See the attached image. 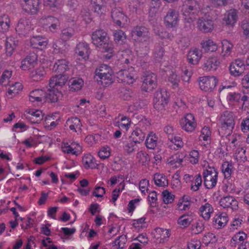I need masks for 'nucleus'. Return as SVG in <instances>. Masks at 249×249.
I'll return each mask as SVG.
<instances>
[{
	"label": "nucleus",
	"instance_id": "0eeeda50",
	"mask_svg": "<svg viewBox=\"0 0 249 249\" xmlns=\"http://www.w3.org/2000/svg\"><path fill=\"white\" fill-rule=\"evenodd\" d=\"M157 85V76L154 73L147 72L143 76V81L141 89L145 92L153 90Z\"/></svg>",
	"mask_w": 249,
	"mask_h": 249
},
{
	"label": "nucleus",
	"instance_id": "f704fd0d",
	"mask_svg": "<svg viewBox=\"0 0 249 249\" xmlns=\"http://www.w3.org/2000/svg\"><path fill=\"white\" fill-rule=\"evenodd\" d=\"M45 73L44 68L39 66L30 72V76L33 81H38L43 79Z\"/></svg>",
	"mask_w": 249,
	"mask_h": 249
},
{
	"label": "nucleus",
	"instance_id": "79ce46f5",
	"mask_svg": "<svg viewBox=\"0 0 249 249\" xmlns=\"http://www.w3.org/2000/svg\"><path fill=\"white\" fill-rule=\"evenodd\" d=\"M22 89V84L19 82H16L10 86L7 91V96L9 98H12L18 94Z\"/></svg>",
	"mask_w": 249,
	"mask_h": 249
},
{
	"label": "nucleus",
	"instance_id": "69168bd1",
	"mask_svg": "<svg viewBox=\"0 0 249 249\" xmlns=\"http://www.w3.org/2000/svg\"><path fill=\"white\" fill-rule=\"evenodd\" d=\"M204 229V224L202 221L196 222L192 225V230L195 234H198L201 232Z\"/></svg>",
	"mask_w": 249,
	"mask_h": 249
},
{
	"label": "nucleus",
	"instance_id": "9d476101",
	"mask_svg": "<svg viewBox=\"0 0 249 249\" xmlns=\"http://www.w3.org/2000/svg\"><path fill=\"white\" fill-rule=\"evenodd\" d=\"M61 149L65 153L75 156L80 155L82 152L81 146L76 142H72L70 144L64 142L61 145Z\"/></svg>",
	"mask_w": 249,
	"mask_h": 249
},
{
	"label": "nucleus",
	"instance_id": "9b49d317",
	"mask_svg": "<svg viewBox=\"0 0 249 249\" xmlns=\"http://www.w3.org/2000/svg\"><path fill=\"white\" fill-rule=\"evenodd\" d=\"M179 20L178 12L173 9H169L164 17V21L168 27H175Z\"/></svg>",
	"mask_w": 249,
	"mask_h": 249
},
{
	"label": "nucleus",
	"instance_id": "393cba45",
	"mask_svg": "<svg viewBox=\"0 0 249 249\" xmlns=\"http://www.w3.org/2000/svg\"><path fill=\"white\" fill-rule=\"evenodd\" d=\"M69 45L61 39L54 40L53 44V52L57 54H64L68 50Z\"/></svg>",
	"mask_w": 249,
	"mask_h": 249
},
{
	"label": "nucleus",
	"instance_id": "0e129e2a",
	"mask_svg": "<svg viewBox=\"0 0 249 249\" xmlns=\"http://www.w3.org/2000/svg\"><path fill=\"white\" fill-rule=\"evenodd\" d=\"M75 34V31L72 28L64 29L61 32V36L65 40H68Z\"/></svg>",
	"mask_w": 249,
	"mask_h": 249
},
{
	"label": "nucleus",
	"instance_id": "423d86ee",
	"mask_svg": "<svg viewBox=\"0 0 249 249\" xmlns=\"http://www.w3.org/2000/svg\"><path fill=\"white\" fill-rule=\"evenodd\" d=\"M168 95L166 90H160L157 91L153 98L154 108L157 110H162L167 105Z\"/></svg>",
	"mask_w": 249,
	"mask_h": 249
},
{
	"label": "nucleus",
	"instance_id": "ea45409f",
	"mask_svg": "<svg viewBox=\"0 0 249 249\" xmlns=\"http://www.w3.org/2000/svg\"><path fill=\"white\" fill-rule=\"evenodd\" d=\"M236 11L234 9H231L225 14L223 20L227 24L233 25L236 22Z\"/></svg>",
	"mask_w": 249,
	"mask_h": 249
},
{
	"label": "nucleus",
	"instance_id": "bf43d9fd",
	"mask_svg": "<svg viewBox=\"0 0 249 249\" xmlns=\"http://www.w3.org/2000/svg\"><path fill=\"white\" fill-rule=\"evenodd\" d=\"M182 80L183 82H188L192 74V71L190 67H184L182 69Z\"/></svg>",
	"mask_w": 249,
	"mask_h": 249
},
{
	"label": "nucleus",
	"instance_id": "c03bdc74",
	"mask_svg": "<svg viewBox=\"0 0 249 249\" xmlns=\"http://www.w3.org/2000/svg\"><path fill=\"white\" fill-rule=\"evenodd\" d=\"M200 211L201 216L205 220H208L210 218L211 214L213 212V209L210 204L206 203L204 205L201 206Z\"/></svg>",
	"mask_w": 249,
	"mask_h": 249
},
{
	"label": "nucleus",
	"instance_id": "20e7f679",
	"mask_svg": "<svg viewBox=\"0 0 249 249\" xmlns=\"http://www.w3.org/2000/svg\"><path fill=\"white\" fill-rule=\"evenodd\" d=\"M220 127L218 132L221 137L229 136L232 131L235 123L232 114L229 111H225L221 114L220 118Z\"/></svg>",
	"mask_w": 249,
	"mask_h": 249
},
{
	"label": "nucleus",
	"instance_id": "680f3d73",
	"mask_svg": "<svg viewBox=\"0 0 249 249\" xmlns=\"http://www.w3.org/2000/svg\"><path fill=\"white\" fill-rule=\"evenodd\" d=\"M163 201L165 204L171 203L175 198V196L167 190H164L162 193Z\"/></svg>",
	"mask_w": 249,
	"mask_h": 249
},
{
	"label": "nucleus",
	"instance_id": "c9c22d12",
	"mask_svg": "<svg viewBox=\"0 0 249 249\" xmlns=\"http://www.w3.org/2000/svg\"><path fill=\"white\" fill-rule=\"evenodd\" d=\"M18 43V41L15 40L13 37L10 36L7 38L5 43V50L7 55L11 56L12 55Z\"/></svg>",
	"mask_w": 249,
	"mask_h": 249
},
{
	"label": "nucleus",
	"instance_id": "c85d7f7f",
	"mask_svg": "<svg viewBox=\"0 0 249 249\" xmlns=\"http://www.w3.org/2000/svg\"><path fill=\"white\" fill-rule=\"evenodd\" d=\"M159 142L157 135L153 132H150L146 137L145 145L147 148L154 149Z\"/></svg>",
	"mask_w": 249,
	"mask_h": 249
},
{
	"label": "nucleus",
	"instance_id": "473e14b6",
	"mask_svg": "<svg viewBox=\"0 0 249 249\" xmlns=\"http://www.w3.org/2000/svg\"><path fill=\"white\" fill-rule=\"evenodd\" d=\"M84 85V81L82 78L73 77L69 81V89L71 91H76L81 89Z\"/></svg>",
	"mask_w": 249,
	"mask_h": 249
},
{
	"label": "nucleus",
	"instance_id": "3c124183",
	"mask_svg": "<svg viewBox=\"0 0 249 249\" xmlns=\"http://www.w3.org/2000/svg\"><path fill=\"white\" fill-rule=\"evenodd\" d=\"M45 2L53 11L61 8L63 5L62 0H46Z\"/></svg>",
	"mask_w": 249,
	"mask_h": 249
},
{
	"label": "nucleus",
	"instance_id": "7c9ffc66",
	"mask_svg": "<svg viewBox=\"0 0 249 249\" xmlns=\"http://www.w3.org/2000/svg\"><path fill=\"white\" fill-rule=\"evenodd\" d=\"M118 76L120 79L128 84H133L135 81L133 73L129 72L127 70H122L118 72Z\"/></svg>",
	"mask_w": 249,
	"mask_h": 249
},
{
	"label": "nucleus",
	"instance_id": "a878e982",
	"mask_svg": "<svg viewBox=\"0 0 249 249\" xmlns=\"http://www.w3.org/2000/svg\"><path fill=\"white\" fill-rule=\"evenodd\" d=\"M82 125L80 120L77 117H72L67 120L65 126L75 132H80Z\"/></svg>",
	"mask_w": 249,
	"mask_h": 249
},
{
	"label": "nucleus",
	"instance_id": "a18cd8bd",
	"mask_svg": "<svg viewBox=\"0 0 249 249\" xmlns=\"http://www.w3.org/2000/svg\"><path fill=\"white\" fill-rule=\"evenodd\" d=\"M168 140L172 143L169 145L171 149L178 150L183 145L182 139L179 136L175 135L172 139H169Z\"/></svg>",
	"mask_w": 249,
	"mask_h": 249
},
{
	"label": "nucleus",
	"instance_id": "412c9836",
	"mask_svg": "<svg viewBox=\"0 0 249 249\" xmlns=\"http://www.w3.org/2000/svg\"><path fill=\"white\" fill-rule=\"evenodd\" d=\"M90 53L89 45L86 42H79L76 46L75 53L85 60L89 58Z\"/></svg>",
	"mask_w": 249,
	"mask_h": 249
},
{
	"label": "nucleus",
	"instance_id": "2f4dec72",
	"mask_svg": "<svg viewBox=\"0 0 249 249\" xmlns=\"http://www.w3.org/2000/svg\"><path fill=\"white\" fill-rule=\"evenodd\" d=\"M220 64L219 59L216 57L208 58L204 64V68L206 71H215Z\"/></svg>",
	"mask_w": 249,
	"mask_h": 249
},
{
	"label": "nucleus",
	"instance_id": "58836bf2",
	"mask_svg": "<svg viewBox=\"0 0 249 249\" xmlns=\"http://www.w3.org/2000/svg\"><path fill=\"white\" fill-rule=\"evenodd\" d=\"M133 141L136 143H140L143 141L145 137V133L142 128H136L131 134Z\"/></svg>",
	"mask_w": 249,
	"mask_h": 249
},
{
	"label": "nucleus",
	"instance_id": "ddd939ff",
	"mask_svg": "<svg viewBox=\"0 0 249 249\" xmlns=\"http://www.w3.org/2000/svg\"><path fill=\"white\" fill-rule=\"evenodd\" d=\"M67 5L70 8L69 15L71 16L73 13L74 15L71 17L67 16L66 19L68 22L74 21L79 14V6L78 1L77 0H67Z\"/></svg>",
	"mask_w": 249,
	"mask_h": 249
},
{
	"label": "nucleus",
	"instance_id": "052dcab7",
	"mask_svg": "<svg viewBox=\"0 0 249 249\" xmlns=\"http://www.w3.org/2000/svg\"><path fill=\"white\" fill-rule=\"evenodd\" d=\"M114 38L116 43H122L125 40L126 36L123 31L117 30L114 33Z\"/></svg>",
	"mask_w": 249,
	"mask_h": 249
},
{
	"label": "nucleus",
	"instance_id": "f03ea898",
	"mask_svg": "<svg viewBox=\"0 0 249 249\" xmlns=\"http://www.w3.org/2000/svg\"><path fill=\"white\" fill-rule=\"evenodd\" d=\"M67 80L65 75H56L50 80L49 88L46 92V101L54 103L62 97L59 91L60 88L65 85Z\"/></svg>",
	"mask_w": 249,
	"mask_h": 249
},
{
	"label": "nucleus",
	"instance_id": "4be33fe9",
	"mask_svg": "<svg viewBox=\"0 0 249 249\" xmlns=\"http://www.w3.org/2000/svg\"><path fill=\"white\" fill-rule=\"evenodd\" d=\"M133 36H137L138 38H142L145 41V44H149V33L147 28L143 26H137L132 31Z\"/></svg>",
	"mask_w": 249,
	"mask_h": 249
},
{
	"label": "nucleus",
	"instance_id": "37998d69",
	"mask_svg": "<svg viewBox=\"0 0 249 249\" xmlns=\"http://www.w3.org/2000/svg\"><path fill=\"white\" fill-rule=\"evenodd\" d=\"M10 20L7 15L0 16V31L5 32L8 31L10 27Z\"/></svg>",
	"mask_w": 249,
	"mask_h": 249
},
{
	"label": "nucleus",
	"instance_id": "e2e57ef3",
	"mask_svg": "<svg viewBox=\"0 0 249 249\" xmlns=\"http://www.w3.org/2000/svg\"><path fill=\"white\" fill-rule=\"evenodd\" d=\"M136 143L133 140L126 142L123 147L124 150L128 154L132 153L136 148Z\"/></svg>",
	"mask_w": 249,
	"mask_h": 249
},
{
	"label": "nucleus",
	"instance_id": "49530a36",
	"mask_svg": "<svg viewBox=\"0 0 249 249\" xmlns=\"http://www.w3.org/2000/svg\"><path fill=\"white\" fill-rule=\"evenodd\" d=\"M233 166L229 162H224L221 166V170L225 178H229L233 172Z\"/></svg>",
	"mask_w": 249,
	"mask_h": 249
},
{
	"label": "nucleus",
	"instance_id": "de8ad7c7",
	"mask_svg": "<svg viewBox=\"0 0 249 249\" xmlns=\"http://www.w3.org/2000/svg\"><path fill=\"white\" fill-rule=\"evenodd\" d=\"M202 48L206 51L215 52L218 48L217 44L212 40L209 39L201 42Z\"/></svg>",
	"mask_w": 249,
	"mask_h": 249
},
{
	"label": "nucleus",
	"instance_id": "13d9d810",
	"mask_svg": "<svg viewBox=\"0 0 249 249\" xmlns=\"http://www.w3.org/2000/svg\"><path fill=\"white\" fill-rule=\"evenodd\" d=\"M12 72V71L5 70L2 73L0 82L3 86H6L10 82V79L11 77Z\"/></svg>",
	"mask_w": 249,
	"mask_h": 249
},
{
	"label": "nucleus",
	"instance_id": "a19ab883",
	"mask_svg": "<svg viewBox=\"0 0 249 249\" xmlns=\"http://www.w3.org/2000/svg\"><path fill=\"white\" fill-rule=\"evenodd\" d=\"M247 237V234L244 232H238L232 237L231 244L232 246H236V245L242 243Z\"/></svg>",
	"mask_w": 249,
	"mask_h": 249
},
{
	"label": "nucleus",
	"instance_id": "338daca9",
	"mask_svg": "<svg viewBox=\"0 0 249 249\" xmlns=\"http://www.w3.org/2000/svg\"><path fill=\"white\" fill-rule=\"evenodd\" d=\"M101 79V84L105 86L110 85L113 83V76L112 72L105 74L103 76L99 77Z\"/></svg>",
	"mask_w": 249,
	"mask_h": 249
},
{
	"label": "nucleus",
	"instance_id": "aec40b11",
	"mask_svg": "<svg viewBox=\"0 0 249 249\" xmlns=\"http://www.w3.org/2000/svg\"><path fill=\"white\" fill-rule=\"evenodd\" d=\"M33 25L31 23L30 20L24 18L19 19L16 30L19 34H22L33 29Z\"/></svg>",
	"mask_w": 249,
	"mask_h": 249
},
{
	"label": "nucleus",
	"instance_id": "dca6fc26",
	"mask_svg": "<svg viewBox=\"0 0 249 249\" xmlns=\"http://www.w3.org/2000/svg\"><path fill=\"white\" fill-rule=\"evenodd\" d=\"M220 205L225 209L236 210L238 209V202L232 196H228L222 197L219 200Z\"/></svg>",
	"mask_w": 249,
	"mask_h": 249
},
{
	"label": "nucleus",
	"instance_id": "6e6d98bb",
	"mask_svg": "<svg viewBox=\"0 0 249 249\" xmlns=\"http://www.w3.org/2000/svg\"><path fill=\"white\" fill-rule=\"evenodd\" d=\"M193 220L191 216L183 215L179 217L178 220V223L183 227H188Z\"/></svg>",
	"mask_w": 249,
	"mask_h": 249
},
{
	"label": "nucleus",
	"instance_id": "a211bd4d",
	"mask_svg": "<svg viewBox=\"0 0 249 249\" xmlns=\"http://www.w3.org/2000/svg\"><path fill=\"white\" fill-rule=\"evenodd\" d=\"M38 0H22L23 9L28 14H36L38 10Z\"/></svg>",
	"mask_w": 249,
	"mask_h": 249
},
{
	"label": "nucleus",
	"instance_id": "7ed1b4c3",
	"mask_svg": "<svg viewBox=\"0 0 249 249\" xmlns=\"http://www.w3.org/2000/svg\"><path fill=\"white\" fill-rule=\"evenodd\" d=\"M182 10L185 22L192 23L199 16L201 6L199 2L196 0H185Z\"/></svg>",
	"mask_w": 249,
	"mask_h": 249
},
{
	"label": "nucleus",
	"instance_id": "72a5a7b5",
	"mask_svg": "<svg viewBox=\"0 0 249 249\" xmlns=\"http://www.w3.org/2000/svg\"><path fill=\"white\" fill-rule=\"evenodd\" d=\"M169 231L167 229L157 228L155 229L154 237L157 240H159L160 243L166 241L170 236Z\"/></svg>",
	"mask_w": 249,
	"mask_h": 249
},
{
	"label": "nucleus",
	"instance_id": "5fc2aeb1",
	"mask_svg": "<svg viewBox=\"0 0 249 249\" xmlns=\"http://www.w3.org/2000/svg\"><path fill=\"white\" fill-rule=\"evenodd\" d=\"M55 20L58 19L52 16L43 17L40 18L39 22L43 26H46L49 27V25L55 23Z\"/></svg>",
	"mask_w": 249,
	"mask_h": 249
},
{
	"label": "nucleus",
	"instance_id": "4d7b16f0",
	"mask_svg": "<svg viewBox=\"0 0 249 249\" xmlns=\"http://www.w3.org/2000/svg\"><path fill=\"white\" fill-rule=\"evenodd\" d=\"M193 179H194V181H192L191 189L194 191H196L199 189V187L202 184V180L201 176L199 174H197L193 178Z\"/></svg>",
	"mask_w": 249,
	"mask_h": 249
},
{
	"label": "nucleus",
	"instance_id": "f257e3e1",
	"mask_svg": "<svg viewBox=\"0 0 249 249\" xmlns=\"http://www.w3.org/2000/svg\"><path fill=\"white\" fill-rule=\"evenodd\" d=\"M91 39L94 45L100 47L102 52L106 53L104 55L106 59H109L112 57L114 54L113 44L109 41L106 32L103 30H96L92 34Z\"/></svg>",
	"mask_w": 249,
	"mask_h": 249
},
{
	"label": "nucleus",
	"instance_id": "f8f14e48",
	"mask_svg": "<svg viewBox=\"0 0 249 249\" xmlns=\"http://www.w3.org/2000/svg\"><path fill=\"white\" fill-rule=\"evenodd\" d=\"M244 61L241 59H237L230 66L231 74L234 76L241 75L245 70Z\"/></svg>",
	"mask_w": 249,
	"mask_h": 249
},
{
	"label": "nucleus",
	"instance_id": "09e8293b",
	"mask_svg": "<svg viewBox=\"0 0 249 249\" xmlns=\"http://www.w3.org/2000/svg\"><path fill=\"white\" fill-rule=\"evenodd\" d=\"M112 72L111 70L107 65H101L98 68L95 70L96 75L98 77L103 76L105 74Z\"/></svg>",
	"mask_w": 249,
	"mask_h": 249
},
{
	"label": "nucleus",
	"instance_id": "e433bc0d",
	"mask_svg": "<svg viewBox=\"0 0 249 249\" xmlns=\"http://www.w3.org/2000/svg\"><path fill=\"white\" fill-rule=\"evenodd\" d=\"M155 184L159 187H166L168 184L166 176L163 174L156 173L153 176Z\"/></svg>",
	"mask_w": 249,
	"mask_h": 249
},
{
	"label": "nucleus",
	"instance_id": "6ab92c4d",
	"mask_svg": "<svg viewBox=\"0 0 249 249\" xmlns=\"http://www.w3.org/2000/svg\"><path fill=\"white\" fill-rule=\"evenodd\" d=\"M197 27L199 30L206 33L213 31V23L211 19H206L204 18H200L197 22Z\"/></svg>",
	"mask_w": 249,
	"mask_h": 249
},
{
	"label": "nucleus",
	"instance_id": "b1692460",
	"mask_svg": "<svg viewBox=\"0 0 249 249\" xmlns=\"http://www.w3.org/2000/svg\"><path fill=\"white\" fill-rule=\"evenodd\" d=\"M26 112V118L32 123H39L43 119V115L40 110L30 109Z\"/></svg>",
	"mask_w": 249,
	"mask_h": 249
},
{
	"label": "nucleus",
	"instance_id": "5701e85b",
	"mask_svg": "<svg viewBox=\"0 0 249 249\" xmlns=\"http://www.w3.org/2000/svg\"><path fill=\"white\" fill-rule=\"evenodd\" d=\"M131 121L130 119L123 115L119 114L118 118L115 119L114 124L120 129L125 130L126 131L130 127Z\"/></svg>",
	"mask_w": 249,
	"mask_h": 249
},
{
	"label": "nucleus",
	"instance_id": "6e6552de",
	"mask_svg": "<svg viewBox=\"0 0 249 249\" xmlns=\"http://www.w3.org/2000/svg\"><path fill=\"white\" fill-rule=\"evenodd\" d=\"M181 128L187 132H192L195 131L197 124L195 117L191 113L186 114L180 120Z\"/></svg>",
	"mask_w": 249,
	"mask_h": 249
},
{
	"label": "nucleus",
	"instance_id": "603ef678",
	"mask_svg": "<svg viewBox=\"0 0 249 249\" xmlns=\"http://www.w3.org/2000/svg\"><path fill=\"white\" fill-rule=\"evenodd\" d=\"M127 242L126 237L124 235L119 236L113 243V246H116L118 249H124Z\"/></svg>",
	"mask_w": 249,
	"mask_h": 249
},
{
	"label": "nucleus",
	"instance_id": "c756f323",
	"mask_svg": "<svg viewBox=\"0 0 249 249\" xmlns=\"http://www.w3.org/2000/svg\"><path fill=\"white\" fill-rule=\"evenodd\" d=\"M68 69V62L66 59H57L53 67V71L55 72L60 73L59 75H61Z\"/></svg>",
	"mask_w": 249,
	"mask_h": 249
},
{
	"label": "nucleus",
	"instance_id": "1a4fd4ad",
	"mask_svg": "<svg viewBox=\"0 0 249 249\" xmlns=\"http://www.w3.org/2000/svg\"><path fill=\"white\" fill-rule=\"evenodd\" d=\"M217 79L214 76H203L199 78V87L205 91H211L216 86Z\"/></svg>",
	"mask_w": 249,
	"mask_h": 249
},
{
	"label": "nucleus",
	"instance_id": "bb28decb",
	"mask_svg": "<svg viewBox=\"0 0 249 249\" xmlns=\"http://www.w3.org/2000/svg\"><path fill=\"white\" fill-rule=\"evenodd\" d=\"M31 45L34 48L42 50L48 44V39L41 36H33L31 39Z\"/></svg>",
	"mask_w": 249,
	"mask_h": 249
},
{
	"label": "nucleus",
	"instance_id": "4c0bfd02",
	"mask_svg": "<svg viewBox=\"0 0 249 249\" xmlns=\"http://www.w3.org/2000/svg\"><path fill=\"white\" fill-rule=\"evenodd\" d=\"M82 163L86 168H95L97 166L93 157L89 154H85L83 157Z\"/></svg>",
	"mask_w": 249,
	"mask_h": 249
},
{
	"label": "nucleus",
	"instance_id": "864d4df0",
	"mask_svg": "<svg viewBox=\"0 0 249 249\" xmlns=\"http://www.w3.org/2000/svg\"><path fill=\"white\" fill-rule=\"evenodd\" d=\"M228 221V217L225 213H222L219 214L217 218H215V222L218 224V228H220L225 226Z\"/></svg>",
	"mask_w": 249,
	"mask_h": 249
},
{
	"label": "nucleus",
	"instance_id": "f3484780",
	"mask_svg": "<svg viewBox=\"0 0 249 249\" xmlns=\"http://www.w3.org/2000/svg\"><path fill=\"white\" fill-rule=\"evenodd\" d=\"M37 61L36 54L34 53H31L21 61L20 68L24 71L28 70L35 67Z\"/></svg>",
	"mask_w": 249,
	"mask_h": 249
},
{
	"label": "nucleus",
	"instance_id": "39448f33",
	"mask_svg": "<svg viewBox=\"0 0 249 249\" xmlns=\"http://www.w3.org/2000/svg\"><path fill=\"white\" fill-rule=\"evenodd\" d=\"M204 184L207 189H211L214 188L217 182L218 173L216 169L212 167L204 170L203 172Z\"/></svg>",
	"mask_w": 249,
	"mask_h": 249
},
{
	"label": "nucleus",
	"instance_id": "4468645a",
	"mask_svg": "<svg viewBox=\"0 0 249 249\" xmlns=\"http://www.w3.org/2000/svg\"><path fill=\"white\" fill-rule=\"evenodd\" d=\"M29 100L36 103L37 105L46 102V92L42 89H36L31 91L29 95Z\"/></svg>",
	"mask_w": 249,
	"mask_h": 249
},
{
	"label": "nucleus",
	"instance_id": "cd10ccee",
	"mask_svg": "<svg viewBox=\"0 0 249 249\" xmlns=\"http://www.w3.org/2000/svg\"><path fill=\"white\" fill-rule=\"evenodd\" d=\"M202 57L201 51L197 49L191 50L188 53L187 59L189 63L196 64Z\"/></svg>",
	"mask_w": 249,
	"mask_h": 249
},
{
	"label": "nucleus",
	"instance_id": "2eb2a0df",
	"mask_svg": "<svg viewBox=\"0 0 249 249\" xmlns=\"http://www.w3.org/2000/svg\"><path fill=\"white\" fill-rule=\"evenodd\" d=\"M111 17L114 22L119 26L124 24L127 21V17L120 7L114 8L111 12Z\"/></svg>",
	"mask_w": 249,
	"mask_h": 249
},
{
	"label": "nucleus",
	"instance_id": "774afa93",
	"mask_svg": "<svg viewBox=\"0 0 249 249\" xmlns=\"http://www.w3.org/2000/svg\"><path fill=\"white\" fill-rule=\"evenodd\" d=\"M168 81L172 84L174 88L178 87L180 81L179 77L174 72H172L168 78Z\"/></svg>",
	"mask_w": 249,
	"mask_h": 249
},
{
	"label": "nucleus",
	"instance_id": "8fccbe9b",
	"mask_svg": "<svg viewBox=\"0 0 249 249\" xmlns=\"http://www.w3.org/2000/svg\"><path fill=\"white\" fill-rule=\"evenodd\" d=\"M222 53L224 56H229L233 49V45L227 40H224L222 42Z\"/></svg>",
	"mask_w": 249,
	"mask_h": 249
}]
</instances>
